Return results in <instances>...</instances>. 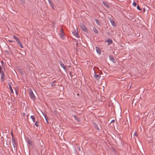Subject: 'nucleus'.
<instances>
[{
	"instance_id": "21",
	"label": "nucleus",
	"mask_w": 155,
	"mask_h": 155,
	"mask_svg": "<svg viewBox=\"0 0 155 155\" xmlns=\"http://www.w3.org/2000/svg\"><path fill=\"white\" fill-rule=\"evenodd\" d=\"M38 122L37 121L35 122V124L36 127H38Z\"/></svg>"
},
{
	"instance_id": "13",
	"label": "nucleus",
	"mask_w": 155,
	"mask_h": 155,
	"mask_svg": "<svg viewBox=\"0 0 155 155\" xmlns=\"http://www.w3.org/2000/svg\"><path fill=\"white\" fill-rule=\"evenodd\" d=\"M94 126L95 127V128L97 130H99V127H98L97 125L95 123H94L93 124Z\"/></svg>"
},
{
	"instance_id": "28",
	"label": "nucleus",
	"mask_w": 155,
	"mask_h": 155,
	"mask_svg": "<svg viewBox=\"0 0 155 155\" xmlns=\"http://www.w3.org/2000/svg\"><path fill=\"white\" fill-rule=\"evenodd\" d=\"M74 117L75 118V119H76V116H74Z\"/></svg>"
},
{
	"instance_id": "7",
	"label": "nucleus",
	"mask_w": 155,
	"mask_h": 155,
	"mask_svg": "<svg viewBox=\"0 0 155 155\" xmlns=\"http://www.w3.org/2000/svg\"><path fill=\"white\" fill-rule=\"evenodd\" d=\"M60 37L62 39H63L64 38V34L62 30H61L60 32Z\"/></svg>"
},
{
	"instance_id": "24",
	"label": "nucleus",
	"mask_w": 155,
	"mask_h": 155,
	"mask_svg": "<svg viewBox=\"0 0 155 155\" xmlns=\"http://www.w3.org/2000/svg\"><path fill=\"white\" fill-rule=\"evenodd\" d=\"M137 8L138 9L140 10V11H141V9H140L139 6V5H137Z\"/></svg>"
},
{
	"instance_id": "16",
	"label": "nucleus",
	"mask_w": 155,
	"mask_h": 155,
	"mask_svg": "<svg viewBox=\"0 0 155 155\" xmlns=\"http://www.w3.org/2000/svg\"><path fill=\"white\" fill-rule=\"evenodd\" d=\"M31 117L33 121L35 122V118L34 116H31Z\"/></svg>"
},
{
	"instance_id": "29",
	"label": "nucleus",
	"mask_w": 155,
	"mask_h": 155,
	"mask_svg": "<svg viewBox=\"0 0 155 155\" xmlns=\"http://www.w3.org/2000/svg\"><path fill=\"white\" fill-rule=\"evenodd\" d=\"M112 121H113V122L114 121H114L112 120Z\"/></svg>"
},
{
	"instance_id": "11",
	"label": "nucleus",
	"mask_w": 155,
	"mask_h": 155,
	"mask_svg": "<svg viewBox=\"0 0 155 155\" xmlns=\"http://www.w3.org/2000/svg\"><path fill=\"white\" fill-rule=\"evenodd\" d=\"M110 22L111 23L112 25L113 26H116V24H115V23L114 21L112 19H111L110 20Z\"/></svg>"
},
{
	"instance_id": "19",
	"label": "nucleus",
	"mask_w": 155,
	"mask_h": 155,
	"mask_svg": "<svg viewBox=\"0 0 155 155\" xmlns=\"http://www.w3.org/2000/svg\"><path fill=\"white\" fill-rule=\"evenodd\" d=\"M27 142L29 144H31V141L29 139H28L27 140Z\"/></svg>"
},
{
	"instance_id": "3",
	"label": "nucleus",
	"mask_w": 155,
	"mask_h": 155,
	"mask_svg": "<svg viewBox=\"0 0 155 155\" xmlns=\"http://www.w3.org/2000/svg\"><path fill=\"white\" fill-rule=\"evenodd\" d=\"M1 74V79L2 81H4L5 80V75L4 72H1L0 73Z\"/></svg>"
},
{
	"instance_id": "5",
	"label": "nucleus",
	"mask_w": 155,
	"mask_h": 155,
	"mask_svg": "<svg viewBox=\"0 0 155 155\" xmlns=\"http://www.w3.org/2000/svg\"><path fill=\"white\" fill-rule=\"evenodd\" d=\"M12 143L13 147L15 148V147L16 145V143L15 140L14 138L13 137L12 139Z\"/></svg>"
},
{
	"instance_id": "30",
	"label": "nucleus",
	"mask_w": 155,
	"mask_h": 155,
	"mask_svg": "<svg viewBox=\"0 0 155 155\" xmlns=\"http://www.w3.org/2000/svg\"><path fill=\"white\" fill-rule=\"evenodd\" d=\"M112 121H113V122L114 121H114L112 120Z\"/></svg>"
},
{
	"instance_id": "1",
	"label": "nucleus",
	"mask_w": 155,
	"mask_h": 155,
	"mask_svg": "<svg viewBox=\"0 0 155 155\" xmlns=\"http://www.w3.org/2000/svg\"><path fill=\"white\" fill-rule=\"evenodd\" d=\"M93 70L94 71V76L96 80H98L100 78L101 75L100 74H96V71L97 70V68L96 67H94L93 68Z\"/></svg>"
},
{
	"instance_id": "14",
	"label": "nucleus",
	"mask_w": 155,
	"mask_h": 155,
	"mask_svg": "<svg viewBox=\"0 0 155 155\" xmlns=\"http://www.w3.org/2000/svg\"><path fill=\"white\" fill-rule=\"evenodd\" d=\"M13 38L15 39L16 40L17 42L19 40V39L16 36H15V35H13Z\"/></svg>"
},
{
	"instance_id": "25",
	"label": "nucleus",
	"mask_w": 155,
	"mask_h": 155,
	"mask_svg": "<svg viewBox=\"0 0 155 155\" xmlns=\"http://www.w3.org/2000/svg\"><path fill=\"white\" fill-rule=\"evenodd\" d=\"M3 72V71H2V68L0 66V73H1V72Z\"/></svg>"
},
{
	"instance_id": "4",
	"label": "nucleus",
	"mask_w": 155,
	"mask_h": 155,
	"mask_svg": "<svg viewBox=\"0 0 155 155\" xmlns=\"http://www.w3.org/2000/svg\"><path fill=\"white\" fill-rule=\"evenodd\" d=\"M81 28L85 32H87V30L86 28L84 25H81Z\"/></svg>"
},
{
	"instance_id": "17",
	"label": "nucleus",
	"mask_w": 155,
	"mask_h": 155,
	"mask_svg": "<svg viewBox=\"0 0 155 155\" xmlns=\"http://www.w3.org/2000/svg\"><path fill=\"white\" fill-rule=\"evenodd\" d=\"M134 2H133L132 4V5L134 6L135 7L137 5V3L136 2V1L137 0H134Z\"/></svg>"
},
{
	"instance_id": "10",
	"label": "nucleus",
	"mask_w": 155,
	"mask_h": 155,
	"mask_svg": "<svg viewBox=\"0 0 155 155\" xmlns=\"http://www.w3.org/2000/svg\"><path fill=\"white\" fill-rule=\"evenodd\" d=\"M60 64L61 66L64 69V70H65L66 69V67L64 65V64L61 62H60Z\"/></svg>"
},
{
	"instance_id": "2",
	"label": "nucleus",
	"mask_w": 155,
	"mask_h": 155,
	"mask_svg": "<svg viewBox=\"0 0 155 155\" xmlns=\"http://www.w3.org/2000/svg\"><path fill=\"white\" fill-rule=\"evenodd\" d=\"M29 94L30 97L31 99L34 100L35 99V97L33 93L32 89L29 88Z\"/></svg>"
},
{
	"instance_id": "23",
	"label": "nucleus",
	"mask_w": 155,
	"mask_h": 155,
	"mask_svg": "<svg viewBox=\"0 0 155 155\" xmlns=\"http://www.w3.org/2000/svg\"><path fill=\"white\" fill-rule=\"evenodd\" d=\"M110 58L111 60L112 59V61H114V59L111 56H110L109 57Z\"/></svg>"
},
{
	"instance_id": "18",
	"label": "nucleus",
	"mask_w": 155,
	"mask_h": 155,
	"mask_svg": "<svg viewBox=\"0 0 155 155\" xmlns=\"http://www.w3.org/2000/svg\"><path fill=\"white\" fill-rule=\"evenodd\" d=\"M9 89L12 93H13V91L11 85L9 86Z\"/></svg>"
},
{
	"instance_id": "26",
	"label": "nucleus",
	"mask_w": 155,
	"mask_h": 155,
	"mask_svg": "<svg viewBox=\"0 0 155 155\" xmlns=\"http://www.w3.org/2000/svg\"><path fill=\"white\" fill-rule=\"evenodd\" d=\"M8 41L10 42H14V41L12 40H9Z\"/></svg>"
},
{
	"instance_id": "22",
	"label": "nucleus",
	"mask_w": 155,
	"mask_h": 155,
	"mask_svg": "<svg viewBox=\"0 0 155 155\" xmlns=\"http://www.w3.org/2000/svg\"><path fill=\"white\" fill-rule=\"evenodd\" d=\"M20 1L22 4L25 2V0H19Z\"/></svg>"
},
{
	"instance_id": "12",
	"label": "nucleus",
	"mask_w": 155,
	"mask_h": 155,
	"mask_svg": "<svg viewBox=\"0 0 155 155\" xmlns=\"http://www.w3.org/2000/svg\"><path fill=\"white\" fill-rule=\"evenodd\" d=\"M107 42L108 43V45H110L112 43V41L111 39H108L107 40Z\"/></svg>"
},
{
	"instance_id": "31",
	"label": "nucleus",
	"mask_w": 155,
	"mask_h": 155,
	"mask_svg": "<svg viewBox=\"0 0 155 155\" xmlns=\"http://www.w3.org/2000/svg\"><path fill=\"white\" fill-rule=\"evenodd\" d=\"M112 121H113V122L114 121H114L112 120Z\"/></svg>"
},
{
	"instance_id": "9",
	"label": "nucleus",
	"mask_w": 155,
	"mask_h": 155,
	"mask_svg": "<svg viewBox=\"0 0 155 155\" xmlns=\"http://www.w3.org/2000/svg\"><path fill=\"white\" fill-rule=\"evenodd\" d=\"M17 42L21 48H23V46H22V43L20 41V40L18 41Z\"/></svg>"
},
{
	"instance_id": "20",
	"label": "nucleus",
	"mask_w": 155,
	"mask_h": 155,
	"mask_svg": "<svg viewBox=\"0 0 155 155\" xmlns=\"http://www.w3.org/2000/svg\"><path fill=\"white\" fill-rule=\"evenodd\" d=\"M93 31L94 32L97 33L98 32V31L95 28H93Z\"/></svg>"
},
{
	"instance_id": "6",
	"label": "nucleus",
	"mask_w": 155,
	"mask_h": 155,
	"mask_svg": "<svg viewBox=\"0 0 155 155\" xmlns=\"http://www.w3.org/2000/svg\"><path fill=\"white\" fill-rule=\"evenodd\" d=\"M72 33L74 35V36L75 37L77 38H78L79 37L77 31H73L72 32Z\"/></svg>"
},
{
	"instance_id": "15",
	"label": "nucleus",
	"mask_w": 155,
	"mask_h": 155,
	"mask_svg": "<svg viewBox=\"0 0 155 155\" xmlns=\"http://www.w3.org/2000/svg\"><path fill=\"white\" fill-rule=\"evenodd\" d=\"M95 21L97 23V24L98 25H100V22L97 19H95Z\"/></svg>"
},
{
	"instance_id": "8",
	"label": "nucleus",
	"mask_w": 155,
	"mask_h": 155,
	"mask_svg": "<svg viewBox=\"0 0 155 155\" xmlns=\"http://www.w3.org/2000/svg\"><path fill=\"white\" fill-rule=\"evenodd\" d=\"M96 49L97 52L99 54H101V50L99 48L97 47H96Z\"/></svg>"
},
{
	"instance_id": "27",
	"label": "nucleus",
	"mask_w": 155,
	"mask_h": 155,
	"mask_svg": "<svg viewBox=\"0 0 155 155\" xmlns=\"http://www.w3.org/2000/svg\"><path fill=\"white\" fill-rule=\"evenodd\" d=\"M45 119H46V121H47V123H48V121L47 120V119H46V117H45Z\"/></svg>"
}]
</instances>
